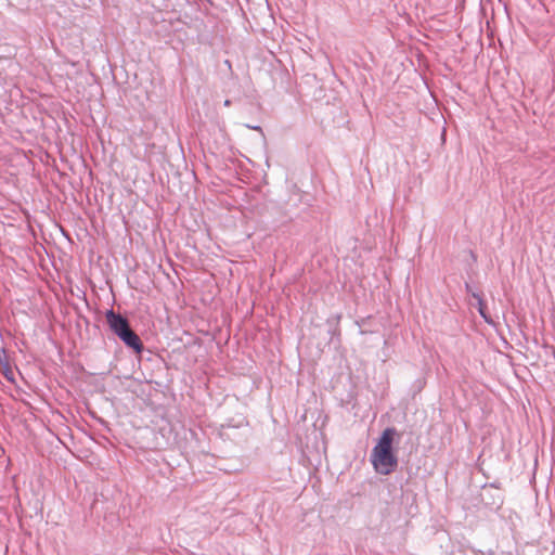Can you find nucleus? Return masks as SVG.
I'll return each instance as SVG.
<instances>
[{"instance_id": "20e7f679", "label": "nucleus", "mask_w": 555, "mask_h": 555, "mask_svg": "<svg viewBox=\"0 0 555 555\" xmlns=\"http://www.w3.org/2000/svg\"><path fill=\"white\" fill-rule=\"evenodd\" d=\"M473 298L477 301V309L480 314V317L487 322L488 324H493V320L491 317L486 312V307L483 299L479 293H473Z\"/></svg>"}, {"instance_id": "423d86ee", "label": "nucleus", "mask_w": 555, "mask_h": 555, "mask_svg": "<svg viewBox=\"0 0 555 555\" xmlns=\"http://www.w3.org/2000/svg\"><path fill=\"white\" fill-rule=\"evenodd\" d=\"M2 354H4V350L0 349V362L2 361Z\"/></svg>"}, {"instance_id": "f03ea898", "label": "nucleus", "mask_w": 555, "mask_h": 555, "mask_svg": "<svg viewBox=\"0 0 555 555\" xmlns=\"http://www.w3.org/2000/svg\"><path fill=\"white\" fill-rule=\"evenodd\" d=\"M105 318L111 331L116 336L120 335L130 327L129 321L120 313H116L113 309L106 311Z\"/></svg>"}, {"instance_id": "0eeeda50", "label": "nucleus", "mask_w": 555, "mask_h": 555, "mask_svg": "<svg viewBox=\"0 0 555 555\" xmlns=\"http://www.w3.org/2000/svg\"><path fill=\"white\" fill-rule=\"evenodd\" d=\"M224 105H225V106H229V105H230V101H229V100H225V101H224Z\"/></svg>"}, {"instance_id": "39448f33", "label": "nucleus", "mask_w": 555, "mask_h": 555, "mask_svg": "<svg viewBox=\"0 0 555 555\" xmlns=\"http://www.w3.org/2000/svg\"><path fill=\"white\" fill-rule=\"evenodd\" d=\"M465 288H466L467 293H469L472 296H473V293H476L475 291L472 289V287L468 283L465 284Z\"/></svg>"}, {"instance_id": "7ed1b4c3", "label": "nucleus", "mask_w": 555, "mask_h": 555, "mask_svg": "<svg viewBox=\"0 0 555 555\" xmlns=\"http://www.w3.org/2000/svg\"><path fill=\"white\" fill-rule=\"evenodd\" d=\"M117 337L120 340H122V343L127 347L133 349L137 353H141L142 352L143 344H142L140 337L137 335V333L131 330V327L126 330L124 333H121Z\"/></svg>"}, {"instance_id": "f257e3e1", "label": "nucleus", "mask_w": 555, "mask_h": 555, "mask_svg": "<svg viewBox=\"0 0 555 555\" xmlns=\"http://www.w3.org/2000/svg\"><path fill=\"white\" fill-rule=\"evenodd\" d=\"M397 430L393 427L386 428L376 446L371 452V462L378 474L389 475L398 466V459L392 450L393 438Z\"/></svg>"}]
</instances>
